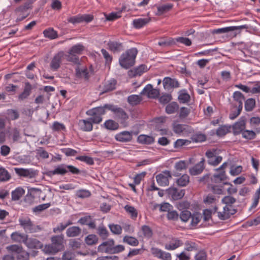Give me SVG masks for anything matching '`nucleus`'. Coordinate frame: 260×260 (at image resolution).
Wrapping results in <instances>:
<instances>
[{
    "label": "nucleus",
    "instance_id": "nucleus-61",
    "mask_svg": "<svg viewBox=\"0 0 260 260\" xmlns=\"http://www.w3.org/2000/svg\"><path fill=\"white\" fill-rule=\"evenodd\" d=\"M76 159L77 160L85 162L89 165H93L94 164L93 159L92 157L88 156H78L76 157Z\"/></svg>",
    "mask_w": 260,
    "mask_h": 260
},
{
    "label": "nucleus",
    "instance_id": "nucleus-26",
    "mask_svg": "<svg viewBox=\"0 0 260 260\" xmlns=\"http://www.w3.org/2000/svg\"><path fill=\"white\" fill-rule=\"evenodd\" d=\"M217 201L218 199L216 196L212 194H209L204 198V203L206 205H214L213 210L214 212H216L218 209L217 207L216 206Z\"/></svg>",
    "mask_w": 260,
    "mask_h": 260
},
{
    "label": "nucleus",
    "instance_id": "nucleus-55",
    "mask_svg": "<svg viewBox=\"0 0 260 260\" xmlns=\"http://www.w3.org/2000/svg\"><path fill=\"white\" fill-rule=\"evenodd\" d=\"M76 196L78 198L84 199L89 197L91 196V193L88 190L79 189L76 191Z\"/></svg>",
    "mask_w": 260,
    "mask_h": 260
},
{
    "label": "nucleus",
    "instance_id": "nucleus-60",
    "mask_svg": "<svg viewBox=\"0 0 260 260\" xmlns=\"http://www.w3.org/2000/svg\"><path fill=\"white\" fill-rule=\"evenodd\" d=\"M174 40L175 42H177L181 43L186 46H190L192 44L191 41L187 38L179 37L175 38Z\"/></svg>",
    "mask_w": 260,
    "mask_h": 260
},
{
    "label": "nucleus",
    "instance_id": "nucleus-22",
    "mask_svg": "<svg viewBox=\"0 0 260 260\" xmlns=\"http://www.w3.org/2000/svg\"><path fill=\"white\" fill-rule=\"evenodd\" d=\"M24 244L29 249H40L43 247L42 243L36 238H27L25 239Z\"/></svg>",
    "mask_w": 260,
    "mask_h": 260
},
{
    "label": "nucleus",
    "instance_id": "nucleus-1",
    "mask_svg": "<svg viewBox=\"0 0 260 260\" xmlns=\"http://www.w3.org/2000/svg\"><path fill=\"white\" fill-rule=\"evenodd\" d=\"M105 107L113 113L114 118L123 127H125L129 125L128 122L129 115L123 108L118 107L117 105L108 104H105Z\"/></svg>",
    "mask_w": 260,
    "mask_h": 260
},
{
    "label": "nucleus",
    "instance_id": "nucleus-46",
    "mask_svg": "<svg viewBox=\"0 0 260 260\" xmlns=\"http://www.w3.org/2000/svg\"><path fill=\"white\" fill-rule=\"evenodd\" d=\"M123 242L133 246H136L138 245L139 243L137 239L129 236H125L123 238Z\"/></svg>",
    "mask_w": 260,
    "mask_h": 260
},
{
    "label": "nucleus",
    "instance_id": "nucleus-20",
    "mask_svg": "<svg viewBox=\"0 0 260 260\" xmlns=\"http://www.w3.org/2000/svg\"><path fill=\"white\" fill-rule=\"evenodd\" d=\"M205 158H202L199 162L195 165L189 170L190 174L192 176H196L202 173L205 169Z\"/></svg>",
    "mask_w": 260,
    "mask_h": 260
},
{
    "label": "nucleus",
    "instance_id": "nucleus-13",
    "mask_svg": "<svg viewBox=\"0 0 260 260\" xmlns=\"http://www.w3.org/2000/svg\"><path fill=\"white\" fill-rule=\"evenodd\" d=\"M115 245V241L113 239L102 242L98 247V250L101 252L112 254L113 246Z\"/></svg>",
    "mask_w": 260,
    "mask_h": 260
},
{
    "label": "nucleus",
    "instance_id": "nucleus-17",
    "mask_svg": "<svg viewBox=\"0 0 260 260\" xmlns=\"http://www.w3.org/2000/svg\"><path fill=\"white\" fill-rule=\"evenodd\" d=\"M166 192L174 200L182 199L185 194L184 189H178L175 187H170L166 189Z\"/></svg>",
    "mask_w": 260,
    "mask_h": 260
},
{
    "label": "nucleus",
    "instance_id": "nucleus-57",
    "mask_svg": "<svg viewBox=\"0 0 260 260\" xmlns=\"http://www.w3.org/2000/svg\"><path fill=\"white\" fill-rule=\"evenodd\" d=\"M124 209L126 212L131 215L132 218H137L138 216V212L134 207L127 205L125 206Z\"/></svg>",
    "mask_w": 260,
    "mask_h": 260
},
{
    "label": "nucleus",
    "instance_id": "nucleus-12",
    "mask_svg": "<svg viewBox=\"0 0 260 260\" xmlns=\"http://www.w3.org/2000/svg\"><path fill=\"white\" fill-rule=\"evenodd\" d=\"M24 84L22 92L18 96V100L19 101H23L28 99L31 94L34 88L32 85L28 81L24 82Z\"/></svg>",
    "mask_w": 260,
    "mask_h": 260
},
{
    "label": "nucleus",
    "instance_id": "nucleus-45",
    "mask_svg": "<svg viewBox=\"0 0 260 260\" xmlns=\"http://www.w3.org/2000/svg\"><path fill=\"white\" fill-rule=\"evenodd\" d=\"M104 125L106 128L111 131L116 130L119 127L118 122H116L114 120L111 119L106 120Z\"/></svg>",
    "mask_w": 260,
    "mask_h": 260
},
{
    "label": "nucleus",
    "instance_id": "nucleus-47",
    "mask_svg": "<svg viewBox=\"0 0 260 260\" xmlns=\"http://www.w3.org/2000/svg\"><path fill=\"white\" fill-rule=\"evenodd\" d=\"M189 182V177L187 174L183 175L177 180L176 183L180 186H186Z\"/></svg>",
    "mask_w": 260,
    "mask_h": 260
},
{
    "label": "nucleus",
    "instance_id": "nucleus-54",
    "mask_svg": "<svg viewBox=\"0 0 260 260\" xmlns=\"http://www.w3.org/2000/svg\"><path fill=\"white\" fill-rule=\"evenodd\" d=\"M179 217L183 222H187L191 217V213L188 210H183L180 212Z\"/></svg>",
    "mask_w": 260,
    "mask_h": 260
},
{
    "label": "nucleus",
    "instance_id": "nucleus-42",
    "mask_svg": "<svg viewBox=\"0 0 260 260\" xmlns=\"http://www.w3.org/2000/svg\"><path fill=\"white\" fill-rule=\"evenodd\" d=\"M178 99L180 103L184 104L189 101L190 96L186 90L184 89L179 92Z\"/></svg>",
    "mask_w": 260,
    "mask_h": 260
},
{
    "label": "nucleus",
    "instance_id": "nucleus-40",
    "mask_svg": "<svg viewBox=\"0 0 260 260\" xmlns=\"http://www.w3.org/2000/svg\"><path fill=\"white\" fill-rule=\"evenodd\" d=\"M85 242L89 246L96 245L99 242V238L96 235L90 234L85 237Z\"/></svg>",
    "mask_w": 260,
    "mask_h": 260
},
{
    "label": "nucleus",
    "instance_id": "nucleus-36",
    "mask_svg": "<svg viewBox=\"0 0 260 260\" xmlns=\"http://www.w3.org/2000/svg\"><path fill=\"white\" fill-rule=\"evenodd\" d=\"M11 178L10 173L3 167H0V182H5L9 181Z\"/></svg>",
    "mask_w": 260,
    "mask_h": 260
},
{
    "label": "nucleus",
    "instance_id": "nucleus-34",
    "mask_svg": "<svg viewBox=\"0 0 260 260\" xmlns=\"http://www.w3.org/2000/svg\"><path fill=\"white\" fill-rule=\"evenodd\" d=\"M173 5L172 4H167L159 6L157 7L156 15L158 16L162 15L170 11L173 8Z\"/></svg>",
    "mask_w": 260,
    "mask_h": 260
},
{
    "label": "nucleus",
    "instance_id": "nucleus-23",
    "mask_svg": "<svg viewBox=\"0 0 260 260\" xmlns=\"http://www.w3.org/2000/svg\"><path fill=\"white\" fill-rule=\"evenodd\" d=\"M67 165L60 164L56 166L54 170L49 171L46 173L48 176H52L55 175H64L67 173Z\"/></svg>",
    "mask_w": 260,
    "mask_h": 260
},
{
    "label": "nucleus",
    "instance_id": "nucleus-2",
    "mask_svg": "<svg viewBox=\"0 0 260 260\" xmlns=\"http://www.w3.org/2000/svg\"><path fill=\"white\" fill-rule=\"evenodd\" d=\"M137 54L138 50L136 48L127 50L121 55L119 59L120 65L125 69L130 68L134 65Z\"/></svg>",
    "mask_w": 260,
    "mask_h": 260
},
{
    "label": "nucleus",
    "instance_id": "nucleus-63",
    "mask_svg": "<svg viewBox=\"0 0 260 260\" xmlns=\"http://www.w3.org/2000/svg\"><path fill=\"white\" fill-rule=\"evenodd\" d=\"M147 71V67L145 64H141L135 69L134 76H140Z\"/></svg>",
    "mask_w": 260,
    "mask_h": 260
},
{
    "label": "nucleus",
    "instance_id": "nucleus-27",
    "mask_svg": "<svg viewBox=\"0 0 260 260\" xmlns=\"http://www.w3.org/2000/svg\"><path fill=\"white\" fill-rule=\"evenodd\" d=\"M117 81L114 79H111L106 81L103 87V93L108 92L116 88Z\"/></svg>",
    "mask_w": 260,
    "mask_h": 260
},
{
    "label": "nucleus",
    "instance_id": "nucleus-14",
    "mask_svg": "<svg viewBox=\"0 0 260 260\" xmlns=\"http://www.w3.org/2000/svg\"><path fill=\"white\" fill-rule=\"evenodd\" d=\"M151 253L156 257L162 260H172V255L170 253L162 250L156 247L151 249Z\"/></svg>",
    "mask_w": 260,
    "mask_h": 260
},
{
    "label": "nucleus",
    "instance_id": "nucleus-19",
    "mask_svg": "<svg viewBox=\"0 0 260 260\" xmlns=\"http://www.w3.org/2000/svg\"><path fill=\"white\" fill-rule=\"evenodd\" d=\"M92 121L89 117L86 119L79 120L78 126L80 130L83 132H91L93 129Z\"/></svg>",
    "mask_w": 260,
    "mask_h": 260
},
{
    "label": "nucleus",
    "instance_id": "nucleus-43",
    "mask_svg": "<svg viewBox=\"0 0 260 260\" xmlns=\"http://www.w3.org/2000/svg\"><path fill=\"white\" fill-rule=\"evenodd\" d=\"M24 190L21 187H18L12 192V200L13 201L19 200L24 194Z\"/></svg>",
    "mask_w": 260,
    "mask_h": 260
},
{
    "label": "nucleus",
    "instance_id": "nucleus-32",
    "mask_svg": "<svg viewBox=\"0 0 260 260\" xmlns=\"http://www.w3.org/2000/svg\"><path fill=\"white\" fill-rule=\"evenodd\" d=\"M107 45L109 49L114 53L120 52L123 49L122 44L119 42L109 41Z\"/></svg>",
    "mask_w": 260,
    "mask_h": 260
},
{
    "label": "nucleus",
    "instance_id": "nucleus-9",
    "mask_svg": "<svg viewBox=\"0 0 260 260\" xmlns=\"http://www.w3.org/2000/svg\"><path fill=\"white\" fill-rule=\"evenodd\" d=\"M15 172L21 177L32 179L38 175V171L32 169L14 168Z\"/></svg>",
    "mask_w": 260,
    "mask_h": 260
},
{
    "label": "nucleus",
    "instance_id": "nucleus-3",
    "mask_svg": "<svg viewBox=\"0 0 260 260\" xmlns=\"http://www.w3.org/2000/svg\"><path fill=\"white\" fill-rule=\"evenodd\" d=\"M51 243L44 247V251L47 253H56L61 250L63 247L64 237L63 235L53 236L51 239Z\"/></svg>",
    "mask_w": 260,
    "mask_h": 260
},
{
    "label": "nucleus",
    "instance_id": "nucleus-18",
    "mask_svg": "<svg viewBox=\"0 0 260 260\" xmlns=\"http://www.w3.org/2000/svg\"><path fill=\"white\" fill-rule=\"evenodd\" d=\"M246 118L242 116L239 120L233 125V131L234 135H237L243 132L245 128Z\"/></svg>",
    "mask_w": 260,
    "mask_h": 260
},
{
    "label": "nucleus",
    "instance_id": "nucleus-7",
    "mask_svg": "<svg viewBox=\"0 0 260 260\" xmlns=\"http://www.w3.org/2000/svg\"><path fill=\"white\" fill-rule=\"evenodd\" d=\"M107 109L104 106H100L92 108L86 112V115L90 116V118L94 124L100 123L103 120L102 116L105 114V110Z\"/></svg>",
    "mask_w": 260,
    "mask_h": 260
},
{
    "label": "nucleus",
    "instance_id": "nucleus-49",
    "mask_svg": "<svg viewBox=\"0 0 260 260\" xmlns=\"http://www.w3.org/2000/svg\"><path fill=\"white\" fill-rule=\"evenodd\" d=\"M141 231L144 236L148 239L152 238L153 236V231L148 225H144L141 226Z\"/></svg>",
    "mask_w": 260,
    "mask_h": 260
},
{
    "label": "nucleus",
    "instance_id": "nucleus-6",
    "mask_svg": "<svg viewBox=\"0 0 260 260\" xmlns=\"http://www.w3.org/2000/svg\"><path fill=\"white\" fill-rule=\"evenodd\" d=\"M66 52L59 51L54 54L50 62V68L53 71H57L64 61H68Z\"/></svg>",
    "mask_w": 260,
    "mask_h": 260
},
{
    "label": "nucleus",
    "instance_id": "nucleus-41",
    "mask_svg": "<svg viewBox=\"0 0 260 260\" xmlns=\"http://www.w3.org/2000/svg\"><path fill=\"white\" fill-rule=\"evenodd\" d=\"M10 135L13 142H19L21 139L20 131L17 127H14L11 130Z\"/></svg>",
    "mask_w": 260,
    "mask_h": 260
},
{
    "label": "nucleus",
    "instance_id": "nucleus-21",
    "mask_svg": "<svg viewBox=\"0 0 260 260\" xmlns=\"http://www.w3.org/2000/svg\"><path fill=\"white\" fill-rule=\"evenodd\" d=\"M115 139L117 141L122 143L130 142L133 139L132 132L128 131L121 132L115 136Z\"/></svg>",
    "mask_w": 260,
    "mask_h": 260
},
{
    "label": "nucleus",
    "instance_id": "nucleus-56",
    "mask_svg": "<svg viewBox=\"0 0 260 260\" xmlns=\"http://www.w3.org/2000/svg\"><path fill=\"white\" fill-rule=\"evenodd\" d=\"M7 114L12 120H15L19 117V113L16 109H8Z\"/></svg>",
    "mask_w": 260,
    "mask_h": 260
},
{
    "label": "nucleus",
    "instance_id": "nucleus-58",
    "mask_svg": "<svg viewBox=\"0 0 260 260\" xmlns=\"http://www.w3.org/2000/svg\"><path fill=\"white\" fill-rule=\"evenodd\" d=\"M111 232L115 235H120L122 233V229L120 225L111 224L109 225Z\"/></svg>",
    "mask_w": 260,
    "mask_h": 260
},
{
    "label": "nucleus",
    "instance_id": "nucleus-11",
    "mask_svg": "<svg viewBox=\"0 0 260 260\" xmlns=\"http://www.w3.org/2000/svg\"><path fill=\"white\" fill-rule=\"evenodd\" d=\"M141 95H146L148 98L156 99L159 95V91L157 89L153 88L151 84H147L140 92Z\"/></svg>",
    "mask_w": 260,
    "mask_h": 260
},
{
    "label": "nucleus",
    "instance_id": "nucleus-35",
    "mask_svg": "<svg viewBox=\"0 0 260 260\" xmlns=\"http://www.w3.org/2000/svg\"><path fill=\"white\" fill-rule=\"evenodd\" d=\"M179 108V105L177 103L172 102L166 106L165 111L167 114H172L177 112L178 111Z\"/></svg>",
    "mask_w": 260,
    "mask_h": 260
},
{
    "label": "nucleus",
    "instance_id": "nucleus-30",
    "mask_svg": "<svg viewBox=\"0 0 260 260\" xmlns=\"http://www.w3.org/2000/svg\"><path fill=\"white\" fill-rule=\"evenodd\" d=\"M76 75L78 78L83 77L86 81H88L90 78L89 72L87 68H76Z\"/></svg>",
    "mask_w": 260,
    "mask_h": 260
},
{
    "label": "nucleus",
    "instance_id": "nucleus-5",
    "mask_svg": "<svg viewBox=\"0 0 260 260\" xmlns=\"http://www.w3.org/2000/svg\"><path fill=\"white\" fill-rule=\"evenodd\" d=\"M221 150L217 148H211L206 151L205 156L207 158L208 164L212 166H218L222 160V157L219 154Z\"/></svg>",
    "mask_w": 260,
    "mask_h": 260
},
{
    "label": "nucleus",
    "instance_id": "nucleus-44",
    "mask_svg": "<svg viewBox=\"0 0 260 260\" xmlns=\"http://www.w3.org/2000/svg\"><path fill=\"white\" fill-rule=\"evenodd\" d=\"M97 234L103 240H105L109 236V233L106 228L103 225L100 226L97 229Z\"/></svg>",
    "mask_w": 260,
    "mask_h": 260
},
{
    "label": "nucleus",
    "instance_id": "nucleus-51",
    "mask_svg": "<svg viewBox=\"0 0 260 260\" xmlns=\"http://www.w3.org/2000/svg\"><path fill=\"white\" fill-rule=\"evenodd\" d=\"M255 106V101L254 99L250 98L245 102V109L247 111H251Z\"/></svg>",
    "mask_w": 260,
    "mask_h": 260
},
{
    "label": "nucleus",
    "instance_id": "nucleus-16",
    "mask_svg": "<svg viewBox=\"0 0 260 260\" xmlns=\"http://www.w3.org/2000/svg\"><path fill=\"white\" fill-rule=\"evenodd\" d=\"M248 28V27L247 25H242L240 26H232L214 29L212 31V33L216 34H225L231 31H234L236 30L247 29Z\"/></svg>",
    "mask_w": 260,
    "mask_h": 260
},
{
    "label": "nucleus",
    "instance_id": "nucleus-38",
    "mask_svg": "<svg viewBox=\"0 0 260 260\" xmlns=\"http://www.w3.org/2000/svg\"><path fill=\"white\" fill-rule=\"evenodd\" d=\"M142 100V97L139 95L133 94L127 97V102L133 106L139 104Z\"/></svg>",
    "mask_w": 260,
    "mask_h": 260
},
{
    "label": "nucleus",
    "instance_id": "nucleus-37",
    "mask_svg": "<svg viewBox=\"0 0 260 260\" xmlns=\"http://www.w3.org/2000/svg\"><path fill=\"white\" fill-rule=\"evenodd\" d=\"M26 236H27L18 232H15L11 235V238L14 242L18 243L23 242L24 243Z\"/></svg>",
    "mask_w": 260,
    "mask_h": 260
},
{
    "label": "nucleus",
    "instance_id": "nucleus-52",
    "mask_svg": "<svg viewBox=\"0 0 260 260\" xmlns=\"http://www.w3.org/2000/svg\"><path fill=\"white\" fill-rule=\"evenodd\" d=\"M158 44L159 46L162 47L169 46L175 44V41L171 38L163 39L158 42Z\"/></svg>",
    "mask_w": 260,
    "mask_h": 260
},
{
    "label": "nucleus",
    "instance_id": "nucleus-48",
    "mask_svg": "<svg viewBox=\"0 0 260 260\" xmlns=\"http://www.w3.org/2000/svg\"><path fill=\"white\" fill-rule=\"evenodd\" d=\"M43 34L46 38L50 39H54L58 36L57 32L53 28H48L43 31Z\"/></svg>",
    "mask_w": 260,
    "mask_h": 260
},
{
    "label": "nucleus",
    "instance_id": "nucleus-25",
    "mask_svg": "<svg viewBox=\"0 0 260 260\" xmlns=\"http://www.w3.org/2000/svg\"><path fill=\"white\" fill-rule=\"evenodd\" d=\"M182 240L177 238H173L171 240L165 244V248L168 250H174L183 245Z\"/></svg>",
    "mask_w": 260,
    "mask_h": 260
},
{
    "label": "nucleus",
    "instance_id": "nucleus-64",
    "mask_svg": "<svg viewBox=\"0 0 260 260\" xmlns=\"http://www.w3.org/2000/svg\"><path fill=\"white\" fill-rule=\"evenodd\" d=\"M29 257V253L23 249L17 255V260H28Z\"/></svg>",
    "mask_w": 260,
    "mask_h": 260
},
{
    "label": "nucleus",
    "instance_id": "nucleus-50",
    "mask_svg": "<svg viewBox=\"0 0 260 260\" xmlns=\"http://www.w3.org/2000/svg\"><path fill=\"white\" fill-rule=\"evenodd\" d=\"M203 218V215L199 213H195L191 214V221L190 224L192 226H196Z\"/></svg>",
    "mask_w": 260,
    "mask_h": 260
},
{
    "label": "nucleus",
    "instance_id": "nucleus-39",
    "mask_svg": "<svg viewBox=\"0 0 260 260\" xmlns=\"http://www.w3.org/2000/svg\"><path fill=\"white\" fill-rule=\"evenodd\" d=\"M228 162H225L222 164L219 167L222 170V171L219 174H215L214 175V178L219 179L220 181H224L226 179V177L224 169L227 167Z\"/></svg>",
    "mask_w": 260,
    "mask_h": 260
},
{
    "label": "nucleus",
    "instance_id": "nucleus-4",
    "mask_svg": "<svg viewBox=\"0 0 260 260\" xmlns=\"http://www.w3.org/2000/svg\"><path fill=\"white\" fill-rule=\"evenodd\" d=\"M84 49V46L81 44L73 45L66 53V55L68 56V61L74 64L79 63V55L82 53Z\"/></svg>",
    "mask_w": 260,
    "mask_h": 260
},
{
    "label": "nucleus",
    "instance_id": "nucleus-33",
    "mask_svg": "<svg viewBox=\"0 0 260 260\" xmlns=\"http://www.w3.org/2000/svg\"><path fill=\"white\" fill-rule=\"evenodd\" d=\"M150 21V18H138L134 19L133 21V24L135 28L139 29L148 23Z\"/></svg>",
    "mask_w": 260,
    "mask_h": 260
},
{
    "label": "nucleus",
    "instance_id": "nucleus-29",
    "mask_svg": "<svg viewBox=\"0 0 260 260\" xmlns=\"http://www.w3.org/2000/svg\"><path fill=\"white\" fill-rule=\"evenodd\" d=\"M137 141L140 144L150 145L154 143V138L151 136L140 135L138 137Z\"/></svg>",
    "mask_w": 260,
    "mask_h": 260
},
{
    "label": "nucleus",
    "instance_id": "nucleus-62",
    "mask_svg": "<svg viewBox=\"0 0 260 260\" xmlns=\"http://www.w3.org/2000/svg\"><path fill=\"white\" fill-rule=\"evenodd\" d=\"M172 100V96L171 94L165 93L160 96L159 101L161 104H166L169 103Z\"/></svg>",
    "mask_w": 260,
    "mask_h": 260
},
{
    "label": "nucleus",
    "instance_id": "nucleus-31",
    "mask_svg": "<svg viewBox=\"0 0 260 260\" xmlns=\"http://www.w3.org/2000/svg\"><path fill=\"white\" fill-rule=\"evenodd\" d=\"M233 98L234 101L237 103L236 107L240 109H243V102L245 101L244 95L241 92L237 91L234 92Z\"/></svg>",
    "mask_w": 260,
    "mask_h": 260
},
{
    "label": "nucleus",
    "instance_id": "nucleus-59",
    "mask_svg": "<svg viewBox=\"0 0 260 260\" xmlns=\"http://www.w3.org/2000/svg\"><path fill=\"white\" fill-rule=\"evenodd\" d=\"M230 128L225 125H221L217 129L216 134L219 137L224 136L229 132Z\"/></svg>",
    "mask_w": 260,
    "mask_h": 260
},
{
    "label": "nucleus",
    "instance_id": "nucleus-15",
    "mask_svg": "<svg viewBox=\"0 0 260 260\" xmlns=\"http://www.w3.org/2000/svg\"><path fill=\"white\" fill-rule=\"evenodd\" d=\"M237 212V210L233 208L232 205L225 206L223 208L222 212H218V216L221 220H226L229 219L231 215L235 214Z\"/></svg>",
    "mask_w": 260,
    "mask_h": 260
},
{
    "label": "nucleus",
    "instance_id": "nucleus-28",
    "mask_svg": "<svg viewBox=\"0 0 260 260\" xmlns=\"http://www.w3.org/2000/svg\"><path fill=\"white\" fill-rule=\"evenodd\" d=\"M81 229L77 226H73L69 228L66 231L68 237H75L80 236L81 234Z\"/></svg>",
    "mask_w": 260,
    "mask_h": 260
},
{
    "label": "nucleus",
    "instance_id": "nucleus-8",
    "mask_svg": "<svg viewBox=\"0 0 260 260\" xmlns=\"http://www.w3.org/2000/svg\"><path fill=\"white\" fill-rule=\"evenodd\" d=\"M18 220L19 225L26 233H36L41 230L40 226L34 224L28 217H21Z\"/></svg>",
    "mask_w": 260,
    "mask_h": 260
},
{
    "label": "nucleus",
    "instance_id": "nucleus-24",
    "mask_svg": "<svg viewBox=\"0 0 260 260\" xmlns=\"http://www.w3.org/2000/svg\"><path fill=\"white\" fill-rule=\"evenodd\" d=\"M164 87L166 89L171 88H178L180 84L179 82L176 79H173L170 77H165L163 80Z\"/></svg>",
    "mask_w": 260,
    "mask_h": 260
},
{
    "label": "nucleus",
    "instance_id": "nucleus-10",
    "mask_svg": "<svg viewBox=\"0 0 260 260\" xmlns=\"http://www.w3.org/2000/svg\"><path fill=\"white\" fill-rule=\"evenodd\" d=\"M155 178L159 186H166L169 185V180L172 178V175L170 171L166 170L157 175Z\"/></svg>",
    "mask_w": 260,
    "mask_h": 260
},
{
    "label": "nucleus",
    "instance_id": "nucleus-53",
    "mask_svg": "<svg viewBox=\"0 0 260 260\" xmlns=\"http://www.w3.org/2000/svg\"><path fill=\"white\" fill-rule=\"evenodd\" d=\"M191 141L188 140L179 139H177L174 143V147L175 148H180L183 146H187L190 144Z\"/></svg>",
    "mask_w": 260,
    "mask_h": 260
}]
</instances>
